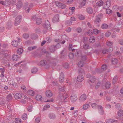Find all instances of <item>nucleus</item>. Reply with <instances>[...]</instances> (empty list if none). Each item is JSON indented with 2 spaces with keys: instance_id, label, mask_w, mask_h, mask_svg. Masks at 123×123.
<instances>
[{
  "instance_id": "nucleus-1",
  "label": "nucleus",
  "mask_w": 123,
  "mask_h": 123,
  "mask_svg": "<svg viewBox=\"0 0 123 123\" xmlns=\"http://www.w3.org/2000/svg\"><path fill=\"white\" fill-rule=\"evenodd\" d=\"M54 62L52 59L49 58H46L45 60H43L40 62V63L42 66L46 67L47 68H49L51 65L55 66V63Z\"/></svg>"
},
{
  "instance_id": "nucleus-2",
  "label": "nucleus",
  "mask_w": 123,
  "mask_h": 123,
  "mask_svg": "<svg viewBox=\"0 0 123 123\" xmlns=\"http://www.w3.org/2000/svg\"><path fill=\"white\" fill-rule=\"evenodd\" d=\"M79 75L77 77V80L79 82H82L84 80V78L82 75L80 74V73L82 74L84 73V70L82 69H80V70L79 71Z\"/></svg>"
},
{
  "instance_id": "nucleus-3",
  "label": "nucleus",
  "mask_w": 123,
  "mask_h": 123,
  "mask_svg": "<svg viewBox=\"0 0 123 123\" xmlns=\"http://www.w3.org/2000/svg\"><path fill=\"white\" fill-rule=\"evenodd\" d=\"M68 97V95L66 93H64V95L62 97L61 95H60L58 99L60 102H64V100L67 98Z\"/></svg>"
},
{
  "instance_id": "nucleus-4",
  "label": "nucleus",
  "mask_w": 123,
  "mask_h": 123,
  "mask_svg": "<svg viewBox=\"0 0 123 123\" xmlns=\"http://www.w3.org/2000/svg\"><path fill=\"white\" fill-rule=\"evenodd\" d=\"M22 18L21 16H19L17 17L15 20L14 24L15 25H18L20 22Z\"/></svg>"
},
{
  "instance_id": "nucleus-5",
  "label": "nucleus",
  "mask_w": 123,
  "mask_h": 123,
  "mask_svg": "<svg viewBox=\"0 0 123 123\" xmlns=\"http://www.w3.org/2000/svg\"><path fill=\"white\" fill-rule=\"evenodd\" d=\"M102 17V15L98 14L97 15L94 21V23L96 24H97L100 23L101 21V18Z\"/></svg>"
},
{
  "instance_id": "nucleus-6",
  "label": "nucleus",
  "mask_w": 123,
  "mask_h": 123,
  "mask_svg": "<svg viewBox=\"0 0 123 123\" xmlns=\"http://www.w3.org/2000/svg\"><path fill=\"white\" fill-rule=\"evenodd\" d=\"M55 4L59 8H60L62 9H64L66 6L65 5L62 4L58 1L56 2Z\"/></svg>"
},
{
  "instance_id": "nucleus-7",
  "label": "nucleus",
  "mask_w": 123,
  "mask_h": 123,
  "mask_svg": "<svg viewBox=\"0 0 123 123\" xmlns=\"http://www.w3.org/2000/svg\"><path fill=\"white\" fill-rule=\"evenodd\" d=\"M70 58H72L74 56V54L71 52L75 51V50L74 49H72V45L70 44Z\"/></svg>"
},
{
  "instance_id": "nucleus-8",
  "label": "nucleus",
  "mask_w": 123,
  "mask_h": 123,
  "mask_svg": "<svg viewBox=\"0 0 123 123\" xmlns=\"http://www.w3.org/2000/svg\"><path fill=\"white\" fill-rule=\"evenodd\" d=\"M44 27L46 29H50V23L48 20H46L43 25Z\"/></svg>"
},
{
  "instance_id": "nucleus-9",
  "label": "nucleus",
  "mask_w": 123,
  "mask_h": 123,
  "mask_svg": "<svg viewBox=\"0 0 123 123\" xmlns=\"http://www.w3.org/2000/svg\"><path fill=\"white\" fill-rule=\"evenodd\" d=\"M77 99L76 95L75 94H72L70 96V99L71 101L73 102H75Z\"/></svg>"
},
{
  "instance_id": "nucleus-10",
  "label": "nucleus",
  "mask_w": 123,
  "mask_h": 123,
  "mask_svg": "<svg viewBox=\"0 0 123 123\" xmlns=\"http://www.w3.org/2000/svg\"><path fill=\"white\" fill-rule=\"evenodd\" d=\"M87 98L86 95L85 94H82L80 96L79 100L81 102L84 101Z\"/></svg>"
},
{
  "instance_id": "nucleus-11",
  "label": "nucleus",
  "mask_w": 123,
  "mask_h": 123,
  "mask_svg": "<svg viewBox=\"0 0 123 123\" xmlns=\"http://www.w3.org/2000/svg\"><path fill=\"white\" fill-rule=\"evenodd\" d=\"M64 75L63 73H61L59 77V81L60 83H62L64 80Z\"/></svg>"
},
{
  "instance_id": "nucleus-12",
  "label": "nucleus",
  "mask_w": 123,
  "mask_h": 123,
  "mask_svg": "<svg viewBox=\"0 0 123 123\" xmlns=\"http://www.w3.org/2000/svg\"><path fill=\"white\" fill-rule=\"evenodd\" d=\"M95 80V77H91L88 80V82L90 84H91V83H94Z\"/></svg>"
},
{
  "instance_id": "nucleus-13",
  "label": "nucleus",
  "mask_w": 123,
  "mask_h": 123,
  "mask_svg": "<svg viewBox=\"0 0 123 123\" xmlns=\"http://www.w3.org/2000/svg\"><path fill=\"white\" fill-rule=\"evenodd\" d=\"M46 96L49 98L52 97L53 95V93L52 92L49 90H47L46 92Z\"/></svg>"
},
{
  "instance_id": "nucleus-14",
  "label": "nucleus",
  "mask_w": 123,
  "mask_h": 123,
  "mask_svg": "<svg viewBox=\"0 0 123 123\" xmlns=\"http://www.w3.org/2000/svg\"><path fill=\"white\" fill-rule=\"evenodd\" d=\"M59 19L58 17V14H57L55 15L53 18L52 21L53 22L55 23L58 22Z\"/></svg>"
},
{
  "instance_id": "nucleus-15",
  "label": "nucleus",
  "mask_w": 123,
  "mask_h": 123,
  "mask_svg": "<svg viewBox=\"0 0 123 123\" xmlns=\"http://www.w3.org/2000/svg\"><path fill=\"white\" fill-rule=\"evenodd\" d=\"M19 44V41H17V40L13 41L11 43V44L14 47H17L18 46Z\"/></svg>"
},
{
  "instance_id": "nucleus-16",
  "label": "nucleus",
  "mask_w": 123,
  "mask_h": 123,
  "mask_svg": "<svg viewBox=\"0 0 123 123\" xmlns=\"http://www.w3.org/2000/svg\"><path fill=\"white\" fill-rule=\"evenodd\" d=\"M110 0H108L107 2L104 3V5H105V8H107L110 6L111 5Z\"/></svg>"
},
{
  "instance_id": "nucleus-17",
  "label": "nucleus",
  "mask_w": 123,
  "mask_h": 123,
  "mask_svg": "<svg viewBox=\"0 0 123 123\" xmlns=\"http://www.w3.org/2000/svg\"><path fill=\"white\" fill-rule=\"evenodd\" d=\"M14 97L16 99H20L22 97V95L21 94L19 93H18L15 94Z\"/></svg>"
},
{
  "instance_id": "nucleus-18",
  "label": "nucleus",
  "mask_w": 123,
  "mask_h": 123,
  "mask_svg": "<svg viewBox=\"0 0 123 123\" xmlns=\"http://www.w3.org/2000/svg\"><path fill=\"white\" fill-rule=\"evenodd\" d=\"M49 117L50 119H54L56 118L55 115L53 113H49Z\"/></svg>"
},
{
  "instance_id": "nucleus-19",
  "label": "nucleus",
  "mask_w": 123,
  "mask_h": 123,
  "mask_svg": "<svg viewBox=\"0 0 123 123\" xmlns=\"http://www.w3.org/2000/svg\"><path fill=\"white\" fill-rule=\"evenodd\" d=\"M90 107V105L88 104H85L83 105V109L85 110H86L88 109Z\"/></svg>"
},
{
  "instance_id": "nucleus-20",
  "label": "nucleus",
  "mask_w": 123,
  "mask_h": 123,
  "mask_svg": "<svg viewBox=\"0 0 123 123\" xmlns=\"http://www.w3.org/2000/svg\"><path fill=\"white\" fill-rule=\"evenodd\" d=\"M87 12L88 13L90 14H92V13L93 10L92 8L90 7L87 8L86 9Z\"/></svg>"
},
{
  "instance_id": "nucleus-21",
  "label": "nucleus",
  "mask_w": 123,
  "mask_h": 123,
  "mask_svg": "<svg viewBox=\"0 0 123 123\" xmlns=\"http://www.w3.org/2000/svg\"><path fill=\"white\" fill-rule=\"evenodd\" d=\"M111 86V83L109 82H106L105 84V88L108 89Z\"/></svg>"
},
{
  "instance_id": "nucleus-22",
  "label": "nucleus",
  "mask_w": 123,
  "mask_h": 123,
  "mask_svg": "<svg viewBox=\"0 0 123 123\" xmlns=\"http://www.w3.org/2000/svg\"><path fill=\"white\" fill-rule=\"evenodd\" d=\"M103 4V1L101 0L97 2L96 4V5L97 6H102Z\"/></svg>"
},
{
  "instance_id": "nucleus-23",
  "label": "nucleus",
  "mask_w": 123,
  "mask_h": 123,
  "mask_svg": "<svg viewBox=\"0 0 123 123\" xmlns=\"http://www.w3.org/2000/svg\"><path fill=\"white\" fill-rule=\"evenodd\" d=\"M42 21V19L41 18H38L36 20V24L37 25H39L41 23Z\"/></svg>"
},
{
  "instance_id": "nucleus-24",
  "label": "nucleus",
  "mask_w": 123,
  "mask_h": 123,
  "mask_svg": "<svg viewBox=\"0 0 123 123\" xmlns=\"http://www.w3.org/2000/svg\"><path fill=\"white\" fill-rule=\"evenodd\" d=\"M21 120L19 118H16L12 123H21Z\"/></svg>"
},
{
  "instance_id": "nucleus-25",
  "label": "nucleus",
  "mask_w": 123,
  "mask_h": 123,
  "mask_svg": "<svg viewBox=\"0 0 123 123\" xmlns=\"http://www.w3.org/2000/svg\"><path fill=\"white\" fill-rule=\"evenodd\" d=\"M55 48L54 45H52L50 48L49 49L51 52H54L55 50Z\"/></svg>"
},
{
  "instance_id": "nucleus-26",
  "label": "nucleus",
  "mask_w": 123,
  "mask_h": 123,
  "mask_svg": "<svg viewBox=\"0 0 123 123\" xmlns=\"http://www.w3.org/2000/svg\"><path fill=\"white\" fill-rule=\"evenodd\" d=\"M36 99L38 101H40L42 100V97L41 95H37L36 96Z\"/></svg>"
},
{
  "instance_id": "nucleus-27",
  "label": "nucleus",
  "mask_w": 123,
  "mask_h": 123,
  "mask_svg": "<svg viewBox=\"0 0 123 123\" xmlns=\"http://www.w3.org/2000/svg\"><path fill=\"white\" fill-rule=\"evenodd\" d=\"M117 114L119 116H122L123 115V111L121 110H120L118 111Z\"/></svg>"
},
{
  "instance_id": "nucleus-28",
  "label": "nucleus",
  "mask_w": 123,
  "mask_h": 123,
  "mask_svg": "<svg viewBox=\"0 0 123 123\" xmlns=\"http://www.w3.org/2000/svg\"><path fill=\"white\" fill-rule=\"evenodd\" d=\"M38 71L37 68L35 67H34L32 68L31 70V73L33 74L36 73Z\"/></svg>"
},
{
  "instance_id": "nucleus-29",
  "label": "nucleus",
  "mask_w": 123,
  "mask_h": 123,
  "mask_svg": "<svg viewBox=\"0 0 123 123\" xmlns=\"http://www.w3.org/2000/svg\"><path fill=\"white\" fill-rule=\"evenodd\" d=\"M12 58L14 61H17L18 59V55H13Z\"/></svg>"
},
{
  "instance_id": "nucleus-30",
  "label": "nucleus",
  "mask_w": 123,
  "mask_h": 123,
  "mask_svg": "<svg viewBox=\"0 0 123 123\" xmlns=\"http://www.w3.org/2000/svg\"><path fill=\"white\" fill-rule=\"evenodd\" d=\"M95 41V37L93 36H91L90 38L89 39V41L90 42L93 43Z\"/></svg>"
},
{
  "instance_id": "nucleus-31",
  "label": "nucleus",
  "mask_w": 123,
  "mask_h": 123,
  "mask_svg": "<svg viewBox=\"0 0 123 123\" xmlns=\"http://www.w3.org/2000/svg\"><path fill=\"white\" fill-rule=\"evenodd\" d=\"M22 5V3L21 2H18L17 5H16L17 8L18 9H19L21 7Z\"/></svg>"
},
{
  "instance_id": "nucleus-32",
  "label": "nucleus",
  "mask_w": 123,
  "mask_h": 123,
  "mask_svg": "<svg viewBox=\"0 0 123 123\" xmlns=\"http://www.w3.org/2000/svg\"><path fill=\"white\" fill-rule=\"evenodd\" d=\"M28 93L31 96H33L34 94V92L33 91L30 90L28 91Z\"/></svg>"
},
{
  "instance_id": "nucleus-33",
  "label": "nucleus",
  "mask_w": 123,
  "mask_h": 123,
  "mask_svg": "<svg viewBox=\"0 0 123 123\" xmlns=\"http://www.w3.org/2000/svg\"><path fill=\"white\" fill-rule=\"evenodd\" d=\"M84 64L83 61H80L78 63V66L80 67H83Z\"/></svg>"
},
{
  "instance_id": "nucleus-34",
  "label": "nucleus",
  "mask_w": 123,
  "mask_h": 123,
  "mask_svg": "<svg viewBox=\"0 0 123 123\" xmlns=\"http://www.w3.org/2000/svg\"><path fill=\"white\" fill-rule=\"evenodd\" d=\"M102 28L104 29H105L107 28L108 27V25L106 24H104L102 25Z\"/></svg>"
},
{
  "instance_id": "nucleus-35",
  "label": "nucleus",
  "mask_w": 123,
  "mask_h": 123,
  "mask_svg": "<svg viewBox=\"0 0 123 123\" xmlns=\"http://www.w3.org/2000/svg\"><path fill=\"white\" fill-rule=\"evenodd\" d=\"M118 61L117 59L114 58L112 60V62L113 64H115L117 63Z\"/></svg>"
},
{
  "instance_id": "nucleus-36",
  "label": "nucleus",
  "mask_w": 123,
  "mask_h": 123,
  "mask_svg": "<svg viewBox=\"0 0 123 123\" xmlns=\"http://www.w3.org/2000/svg\"><path fill=\"white\" fill-rule=\"evenodd\" d=\"M5 3L6 6H8L10 4V1L9 0H6L5 1Z\"/></svg>"
},
{
  "instance_id": "nucleus-37",
  "label": "nucleus",
  "mask_w": 123,
  "mask_h": 123,
  "mask_svg": "<svg viewBox=\"0 0 123 123\" xmlns=\"http://www.w3.org/2000/svg\"><path fill=\"white\" fill-rule=\"evenodd\" d=\"M23 52V49L22 48L18 49L17 50V52L18 54L20 55Z\"/></svg>"
},
{
  "instance_id": "nucleus-38",
  "label": "nucleus",
  "mask_w": 123,
  "mask_h": 123,
  "mask_svg": "<svg viewBox=\"0 0 123 123\" xmlns=\"http://www.w3.org/2000/svg\"><path fill=\"white\" fill-rule=\"evenodd\" d=\"M106 12L107 14H110L112 13V11L109 8H107L106 10Z\"/></svg>"
},
{
  "instance_id": "nucleus-39",
  "label": "nucleus",
  "mask_w": 123,
  "mask_h": 123,
  "mask_svg": "<svg viewBox=\"0 0 123 123\" xmlns=\"http://www.w3.org/2000/svg\"><path fill=\"white\" fill-rule=\"evenodd\" d=\"M22 119L24 120H26L27 118V115L26 113H24L22 117Z\"/></svg>"
},
{
  "instance_id": "nucleus-40",
  "label": "nucleus",
  "mask_w": 123,
  "mask_h": 123,
  "mask_svg": "<svg viewBox=\"0 0 123 123\" xmlns=\"http://www.w3.org/2000/svg\"><path fill=\"white\" fill-rule=\"evenodd\" d=\"M6 98L8 100H9L12 99V97L11 94H9L7 95Z\"/></svg>"
},
{
  "instance_id": "nucleus-41",
  "label": "nucleus",
  "mask_w": 123,
  "mask_h": 123,
  "mask_svg": "<svg viewBox=\"0 0 123 123\" xmlns=\"http://www.w3.org/2000/svg\"><path fill=\"white\" fill-rule=\"evenodd\" d=\"M93 32L95 34H97L99 32V30H98L96 29H94L93 30Z\"/></svg>"
},
{
  "instance_id": "nucleus-42",
  "label": "nucleus",
  "mask_w": 123,
  "mask_h": 123,
  "mask_svg": "<svg viewBox=\"0 0 123 123\" xmlns=\"http://www.w3.org/2000/svg\"><path fill=\"white\" fill-rule=\"evenodd\" d=\"M31 38L32 39H35L37 38L38 37L37 35L35 34H34L31 36Z\"/></svg>"
},
{
  "instance_id": "nucleus-43",
  "label": "nucleus",
  "mask_w": 123,
  "mask_h": 123,
  "mask_svg": "<svg viewBox=\"0 0 123 123\" xmlns=\"http://www.w3.org/2000/svg\"><path fill=\"white\" fill-rule=\"evenodd\" d=\"M83 47L84 49H88L89 47V45L85 43L83 45Z\"/></svg>"
},
{
  "instance_id": "nucleus-44",
  "label": "nucleus",
  "mask_w": 123,
  "mask_h": 123,
  "mask_svg": "<svg viewBox=\"0 0 123 123\" xmlns=\"http://www.w3.org/2000/svg\"><path fill=\"white\" fill-rule=\"evenodd\" d=\"M117 80V76H115L113 80L112 83L113 84H115Z\"/></svg>"
},
{
  "instance_id": "nucleus-45",
  "label": "nucleus",
  "mask_w": 123,
  "mask_h": 123,
  "mask_svg": "<svg viewBox=\"0 0 123 123\" xmlns=\"http://www.w3.org/2000/svg\"><path fill=\"white\" fill-rule=\"evenodd\" d=\"M40 120V117H38L35 119V122L36 123H38L39 122Z\"/></svg>"
},
{
  "instance_id": "nucleus-46",
  "label": "nucleus",
  "mask_w": 123,
  "mask_h": 123,
  "mask_svg": "<svg viewBox=\"0 0 123 123\" xmlns=\"http://www.w3.org/2000/svg\"><path fill=\"white\" fill-rule=\"evenodd\" d=\"M33 106L32 105H30L27 108V110L29 112H31L32 111V109Z\"/></svg>"
},
{
  "instance_id": "nucleus-47",
  "label": "nucleus",
  "mask_w": 123,
  "mask_h": 123,
  "mask_svg": "<svg viewBox=\"0 0 123 123\" xmlns=\"http://www.w3.org/2000/svg\"><path fill=\"white\" fill-rule=\"evenodd\" d=\"M10 83L11 85H12L13 86L16 87V83L14 80H11Z\"/></svg>"
},
{
  "instance_id": "nucleus-48",
  "label": "nucleus",
  "mask_w": 123,
  "mask_h": 123,
  "mask_svg": "<svg viewBox=\"0 0 123 123\" xmlns=\"http://www.w3.org/2000/svg\"><path fill=\"white\" fill-rule=\"evenodd\" d=\"M78 18L80 20H83L85 18L84 16L82 15H79Z\"/></svg>"
},
{
  "instance_id": "nucleus-49",
  "label": "nucleus",
  "mask_w": 123,
  "mask_h": 123,
  "mask_svg": "<svg viewBox=\"0 0 123 123\" xmlns=\"http://www.w3.org/2000/svg\"><path fill=\"white\" fill-rule=\"evenodd\" d=\"M112 43L110 41H108L106 43V44L108 46H111L112 45Z\"/></svg>"
},
{
  "instance_id": "nucleus-50",
  "label": "nucleus",
  "mask_w": 123,
  "mask_h": 123,
  "mask_svg": "<svg viewBox=\"0 0 123 123\" xmlns=\"http://www.w3.org/2000/svg\"><path fill=\"white\" fill-rule=\"evenodd\" d=\"M115 121L114 119H108L107 120V123H112L115 122Z\"/></svg>"
},
{
  "instance_id": "nucleus-51",
  "label": "nucleus",
  "mask_w": 123,
  "mask_h": 123,
  "mask_svg": "<svg viewBox=\"0 0 123 123\" xmlns=\"http://www.w3.org/2000/svg\"><path fill=\"white\" fill-rule=\"evenodd\" d=\"M63 66L66 68H68L69 65L66 62L64 63L63 65Z\"/></svg>"
},
{
  "instance_id": "nucleus-52",
  "label": "nucleus",
  "mask_w": 123,
  "mask_h": 123,
  "mask_svg": "<svg viewBox=\"0 0 123 123\" xmlns=\"http://www.w3.org/2000/svg\"><path fill=\"white\" fill-rule=\"evenodd\" d=\"M71 21H70V25L72 23V21H75L76 20V19L74 17H72L71 18Z\"/></svg>"
},
{
  "instance_id": "nucleus-53",
  "label": "nucleus",
  "mask_w": 123,
  "mask_h": 123,
  "mask_svg": "<svg viewBox=\"0 0 123 123\" xmlns=\"http://www.w3.org/2000/svg\"><path fill=\"white\" fill-rule=\"evenodd\" d=\"M108 50L106 49H104L102 50V52L103 54H105L108 53Z\"/></svg>"
},
{
  "instance_id": "nucleus-54",
  "label": "nucleus",
  "mask_w": 123,
  "mask_h": 123,
  "mask_svg": "<svg viewBox=\"0 0 123 123\" xmlns=\"http://www.w3.org/2000/svg\"><path fill=\"white\" fill-rule=\"evenodd\" d=\"M75 7H73L72 8L70 7V10L72 12V13H70V14H72V13L74 12Z\"/></svg>"
},
{
  "instance_id": "nucleus-55",
  "label": "nucleus",
  "mask_w": 123,
  "mask_h": 123,
  "mask_svg": "<svg viewBox=\"0 0 123 123\" xmlns=\"http://www.w3.org/2000/svg\"><path fill=\"white\" fill-rule=\"evenodd\" d=\"M64 51V50H63L61 52V56H60V57L62 59H63L64 58V55H63V54Z\"/></svg>"
},
{
  "instance_id": "nucleus-56",
  "label": "nucleus",
  "mask_w": 123,
  "mask_h": 123,
  "mask_svg": "<svg viewBox=\"0 0 123 123\" xmlns=\"http://www.w3.org/2000/svg\"><path fill=\"white\" fill-rule=\"evenodd\" d=\"M59 91L61 92H63L65 91V87L64 86L61 87L59 88Z\"/></svg>"
},
{
  "instance_id": "nucleus-57",
  "label": "nucleus",
  "mask_w": 123,
  "mask_h": 123,
  "mask_svg": "<svg viewBox=\"0 0 123 123\" xmlns=\"http://www.w3.org/2000/svg\"><path fill=\"white\" fill-rule=\"evenodd\" d=\"M102 68L103 70H105L107 69V66L105 65H104L102 67Z\"/></svg>"
},
{
  "instance_id": "nucleus-58",
  "label": "nucleus",
  "mask_w": 123,
  "mask_h": 123,
  "mask_svg": "<svg viewBox=\"0 0 123 123\" xmlns=\"http://www.w3.org/2000/svg\"><path fill=\"white\" fill-rule=\"evenodd\" d=\"M100 85V82H98L97 84V85L95 87V89H98Z\"/></svg>"
},
{
  "instance_id": "nucleus-59",
  "label": "nucleus",
  "mask_w": 123,
  "mask_h": 123,
  "mask_svg": "<svg viewBox=\"0 0 123 123\" xmlns=\"http://www.w3.org/2000/svg\"><path fill=\"white\" fill-rule=\"evenodd\" d=\"M111 34V33L110 32H106L105 34V36L106 37H109Z\"/></svg>"
},
{
  "instance_id": "nucleus-60",
  "label": "nucleus",
  "mask_w": 123,
  "mask_h": 123,
  "mask_svg": "<svg viewBox=\"0 0 123 123\" xmlns=\"http://www.w3.org/2000/svg\"><path fill=\"white\" fill-rule=\"evenodd\" d=\"M29 37L28 34H24L23 35V37L25 38H27Z\"/></svg>"
},
{
  "instance_id": "nucleus-61",
  "label": "nucleus",
  "mask_w": 123,
  "mask_h": 123,
  "mask_svg": "<svg viewBox=\"0 0 123 123\" xmlns=\"http://www.w3.org/2000/svg\"><path fill=\"white\" fill-rule=\"evenodd\" d=\"M35 47L34 46L33 47H30L28 48V50L29 51H31L35 49Z\"/></svg>"
},
{
  "instance_id": "nucleus-62",
  "label": "nucleus",
  "mask_w": 123,
  "mask_h": 123,
  "mask_svg": "<svg viewBox=\"0 0 123 123\" xmlns=\"http://www.w3.org/2000/svg\"><path fill=\"white\" fill-rule=\"evenodd\" d=\"M118 42L120 45H123V39H121L119 40Z\"/></svg>"
},
{
  "instance_id": "nucleus-63",
  "label": "nucleus",
  "mask_w": 123,
  "mask_h": 123,
  "mask_svg": "<svg viewBox=\"0 0 123 123\" xmlns=\"http://www.w3.org/2000/svg\"><path fill=\"white\" fill-rule=\"evenodd\" d=\"M91 105L92 108H95L96 107L97 104L95 103H93Z\"/></svg>"
},
{
  "instance_id": "nucleus-64",
  "label": "nucleus",
  "mask_w": 123,
  "mask_h": 123,
  "mask_svg": "<svg viewBox=\"0 0 123 123\" xmlns=\"http://www.w3.org/2000/svg\"><path fill=\"white\" fill-rule=\"evenodd\" d=\"M116 107L117 109H118L121 108L120 105L119 104H117L116 105Z\"/></svg>"
}]
</instances>
